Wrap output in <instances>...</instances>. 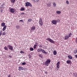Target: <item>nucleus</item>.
<instances>
[{
    "instance_id": "4468645a",
    "label": "nucleus",
    "mask_w": 77,
    "mask_h": 77,
    "mask_svg": "<svg viewBox=\"0 0 77 77\" xmlns=\"http://www.w3.org/2000/svg\"><path fill=\"white\" fill-rule=\"evenodd\" d=\"M20 25H17L16 26V28L17 29H20Z\"/></svg>"
},
{
    "instance_id": "09e8293b",
    "label": "nucleus",
    "mask_w": 77,
    "mask_h": 77,
    "mask_svg": "<svg viewBox=\"0 0 77 77\" xmlns=\"http://www.w3.org/2000/svg\"><path fill=\"white\" fill-rule=\"evenodd\" d=\"M75 57H76V58H77V55H75Z\"/></svg>"
},
{
    "instance_id": "a211bd4d",
    "label": "nucleus",
    "mask_w": 77,
    "mask_h": 77,
    "mask_svg": "<svg viewBox=\"0 0 77 77\" xmlns=\"http://www.w3.org/2000/svg\"><path fill=\"white\" fill-rule=\"evenodd\" d=\"M53 53L54 55H56L57 54V51H53Z\"/></svg>"
},
{
    "instance_id": "5701e85b",
    "label": "nucleus",
    "mask_w": 77,
    "mask_h": 77,
    "mask_svg": "<svg viewBox=\"0 0 77 77\" xmlns=\"http://www.w3.org/2000/svg\"><path fill=\"white\" fill-rule=\"evenodd\" d=\"M38 56L40 57H41V58H42V54H38Z\"/></svg>"
},
{
    "instance_id": "2eb2a0df",
    "label": "nucleus",
    "mask_w": 77,
    "mask_h": 77,
    "mask_svg": "<svg viewBox=\"0 0 77 77\" xmlns=\"http://www.w3.org/2000/svg\"><path fill=\"white\" fill-rule=\"evenodd\" d=\"M39 47L40 48H42L43 49L45 48V45H40L39 46Z\"/></svg>"
},
{
    "instance_id": "0eeeda50",
    "label": "nucleus",
    "mask_w": 77,
    "mask_h": 77,
    "mask_svg": "<svg viewBox=\"0 0 77 77\" xmlns=\"http://www.w3.org/2000/svg\"><path fill=\"white\" fill-rule=\"evenodd\" d=\"M10 12L11 13H14L15 12V9L14 8H11L10 9Z\"/></svg>"
},
{
    "instance_id": "9b49d317",
    "label": "nucleus",
    "mask_w": 77,
    "mask_h": 77,
    "mask_svg": "<svg viewBox=\"0 0 77 77\" xmlns=\"http://www.w3.org/2000/svg\"><path fill=\"white\" fill-rule=\"evenodd\" d=\"M69 37L68 36V35H66L65 36L64 38H65V39L66 40L67 39H69Z\"/></svg>"
},
{
    "instance_id": "7c9ffc66",
    "label": "nucleus",
    "mask_w": 77,
    "mask_h": 77,
    "mask_svg": "<svg viewBox=\"0 0 77 77\" xmlns=\"http://www.w3.org/2000/svg\"><path fill=\"white\" fill-rule=\"evenodd\" d=\"M30 51H33V48H30Z\"/></svg>"
},
{
    "instance_id": "7ed1b4c3",
    "label": "nucleus",
    "mask_w": 77,
    "mask_h": 77,
    "mask_svg": "<svg viewBox=\"0 0 77 77\" xmlns=\"http://www.w3.org/2000/svg\"><path fill=\"white\" fill-rule=\"evenodd\" d=\"M46 39V40H47V41H49L51 43H53V44H54V43H55V42H54V41L52 39H51V38H48Z\"/></svg>"
},
{
    "instance_id": "9d476101",
    "label": "nucleus",
    "mask_w": 77,
    "mask_h": 77,
    "mask_svg": "<svg viewBox=\"0 0 77 77\" xmlns=\"http://www.w3.org/2000/svg\"><path fill=\"white\" fill-rule=\"evenodd\" d=\"M19 71H22L24 69V68L22 67H19V69H18Z\"/></svg>"
},
{
    "instance_id": "3c124183",
    "label": "nucleus",
    "mask_w": 77,
    "mask_h": 77,
    "mask_svg": "<svg viewBox=\"0 0 77 77\" xmlns=\"http://www.w3.org/2000/svg\"><path fill=\"white\" fill-rule=\"evenodd\" d=\"M22 15H24V13H22Z\"/></svg>"
},
{
    "instance_id": "37998d69",
    "label": "nucleus",
    "mask_w": 77,
    "mask_h": 77,
    "mask_svg": "<svg viewBox=\"0 0 77 77\" xmlns=\"http://www.w3.org/2000/svg\"><path fill=\"white\" fill-rule=\"evenodd\" d=\"M29 59L31 58V56H30V55H29Z\"/></svg>"
},
{
    "instance_id": "dca6fc26",
    "label": "nucleus",
    "mask_w": 77,
    "mask_h": 77,
    "mask_svg": "<svg viewBox=\"0 0 77 77\" xmlns=\"http://www.w3.org/2000/svg\"><path fill=\"white\" fill-rule=\"evenodd\" d=\"M7 26H5L2 29L3 31H5L6 29Z\"/></svg>"
},
{
    "instance_id": "ddd939ff",
    "label": "nucleus",
    "mask_w": 77,
    "mask_h": 77,
    "mask_svg": "<svg viewBox=\"0 0 77 77\" xmlns=\"http://www.w3.org/2000/svg\"><path fill=\"white\" fill-rule=\"evenodd\" d=\"M68 57L69 58V59H72V56L69 55L68 56Z\"/></svg>"
},
{
    "instance_id": "ea45409f",
    "label": "nucleus",
    "mask_w": 77,
    "mask_h": 77,
    "mask_svg": "<svg viewBox=\"0 0 77 77\" xmlns=\"http://www.w3.org/2000/svg\"><path fill=\"white\" fill-rule=\"evenodd\" d=\"M35 1V2H39V0H34Z\"/></svg>"
},
{
    "instance_id": "a19ab883",
    "label": "nucleus",
    "mask_w": 77,
    "mask_h": 77,
    "mask_svg": "<svg viewBox=\"0 0 77 77\" xmlns=\"http://www.w3.org/2000/svg\"><path fill=\"white\" fill-rule=\"evenodd\" d=\"M20 21H21L22 23H23V20H20Z\"/></svg>"
},
{
    "instance_id": "f257e3e1",
    "label": "nucleus",
    "mask_w": 77,
    "mask_h": 77,
    "mask_svg": "<svg viewBox=\"0 0 77 77\" xmlns=\"http://www.w3.org/2000/svg\"><path fill=\"white\" fill-rule=\"evenodd\" d=\"M37 52H38L39 53H41V52H42L43 53H44V54H47V52L45 51L42 48H38L37 49Z\"/></svg>"
},
{
    "instance_id": "5fc2aeb1",
    "label": "nucleus",
    "mask_w": 77,
    "mask_h": 77,
    "mask_svg": "<svg viewBox=\"0 0 77 77\" xmlns=\"http://www.w3.org/2000/svg\"><path fill=\"white\" fill-rule=\"evenodd\" d=\"M0 72H1V71H0Z\"/></svg>"
},
{
    "instance_id": "49530a36",
    "label": "nucleus",
    "mask_w": 77,
    "mask_h": 77,
    "mask_svg": "<svg viewBox=\"0 0 77 77\" xmlns=\"http://www.w3.org/2000/svg\"><path fill=\"white\" fill-rule=\"evenodd\" d=\"M3 9H2V10H1V12H3Z\"/></svg>"
},
{
    "instance_id": "8fccbe9b",
    "label": "nucleus",
    "mask_w": 77,
    "mask_h": 77,
    "mask_svg": "<svg viewBox=\"0 0 77 77\" xmlns=\"http://www.w3.org/2000/svg\"><path fill=\"white\" fill-rule=\"evenodd\" d=\"M9 57H10V58H11L12 57V56H11V55H9Z\"/></svg>"
},
{
    "instance_id": "bb28decb",
    "label": "nucleus",
    "mask_w": 77,
    "mask_h": 77,
    "mask_svg": "<svg viewBox=\"0 0 77 77\" xmlns=\"http://www.w3.org/2000/svg\"><path fill=\"white\" fill-rule=\"evenodd\" d=\"M77 53V51H76V49H75L73 52V53L74 54H76Z\"/></svg>"
},
{
    "instance_id": "393cba45",
    "label": "nucleus",
    "mask_w": 77,
    "mask_h": 77,
    "mask_svg": "<svg viewBox=\"0 0 77 77\" xmlns=\"http://www.w3.org/2000/svg\"><path fill=\"white\" fill-rule=\"evenodd\" d=\"M71 36H72V33H70L68 35V36L69 38L70 37H71Z\"/></svg>"
},
{
    "instance_id": "423d86ee",
    "label": "nucleus",
    "mask_w": 77,
    "mask_h": 77,
    "mask_svg": "<svg viewBox=\"0 0 77 77\" xmlns=\"http://www.w3.org/2000/svg\"><path fill=\"white\" fill-rule=\"evenodd\" d=\"M25 6H26L27 7H28V6H30V7H32V5L31 3L27 2L25 3Z\"/></svg>"
},
{
    "instance_id": "f8f14e48",
    "label": "nucleus",
    "mask_w": 77,
    "mask_h": 77,
    "mask_svg": "<svg viewBox=\"0 0 77 77\" xmlns=\"http://www.w3.org/2000/svg\"><path fill=\"white\" fill-rule=\"evenodd\" d=\"M51 3L50 2L48 4H47V5L48 7H51Z\"/></svg>"
},
{
    "instance_id": "b1692460",
    "label": "nucleus",
    "mask_w": 77,
    "mask_h": 77,
    "mask_svg": "<svg viewBox=\"0 0 77 77\" xmlns=\"http://www.w3.org/2000/svg\"><path fill=\"white\" fill-rule=\"evenodd\" d=\"M4 5H5V4H3L2 5H1V6H0V8H3V7H4Z\"/></svg>"
},
{
    "instance_id": "de8ad7c7",
    "label": "nucleus",
    "mask_w": 77,
    "mask_h": 77,
    "mask_svg": "<svg viewBox=\"0 0 77 77\" xmlns=\"http://www.w3.org/2000/svg\"><path fill=\"white\" fill-rule=\"evenodd\" d=\"M8 77H11V76H10V74H9L8 75Z\"/></svg>"
},
{
    "instance_id": "6ab92c4d",
    "label": "nucleus",
    "mask_w": 77,
    "mask_h": 77,
    "mask_svg": "<svg viewBox=\"0 0 77 77\" xmlns=\"http://www.w3.org/2000/svg\"><path fill=\"white\" fill-rule=\"evenodd\" d=\"M66 62L68 64H69V63L71 62V61L70 60H68L66 61Z\"/></svg>"
},
{
    "instance_id": "2f4dec72",
    "label": "nucleus",
    "mask_w": 77,
    "mask_h": 77,
    "mask_svg": "<svg viewBox=\"0 0 77 77\" xmlns=\"http://www.w3.org/2000/svg\"><path fill=\"white\" fill-rule=\"evenodd\" d=\"M20 53H22L23 54H24V52L21 51L20 52Z\"/></svg>"
},
{
    "instance_id": "c756f323",
    "label": "nucleus",
    "mask_w": 77,
    "mask_h": 77,
    "mask_svg": "<svg viewBox=\"0 0 77 77\" xmlns=\"http://www.w3.org/2000/svg\"><path fill=\"white\" fill-rule=\"evenodd\" d=\"M56 4L55 3V2H53V6L54 7H56Z\"/></svg>"
},
{
    "instance_id": "6e6552de",
    "label": "nucleus",
    "mask_w": 77,
    "mask_h": 77,
    "mask_svg": "<svg viewBox=\"0 0 77 77\" xmlns=\"http://www.w3.org/2000/svg\"><path fill=\"white\" fill-rule=\"evenodd\" d=\"M35 29H36V27H35V26H32L31 28V30H33V31H34Z\"/></svg>"
},
{
    "instance_id": "aec40b11",
    "label": "nucleus",
    "mask_w": 77,
    "mask_h": 77,
    "mask_svg": "<svg viewBox=\"0 0 77 77\" xmlns=\"http://www.w3.org/2000/svg\"><path fill=\"white\" fill-rule=\"evenodd\" d=\"M4 49H5V50L8 51V47H7V46H5V47L4 48Z\"/></svg>"
},
{
    "instance_id": "39448f33",
    "label": "nucleus",
    "mask_w": 77,
    "mask_h": 77,
    "mask_svg": "<svg viewBox=\"0 0 77 77\" xmlns=\"http://www.w3.org/2000/svg\"><path fill=\"white\" fill-rule=\"evenodd\" d=\"M39 23L41 26H43V21L42 18H40L39 19Z\"/></svg>"
},
{
    "instance_id": "1a4fd4ad",
    "label": "nucleus",
    "mask_w": 77,
    "mask_h": 77,
    "mask_svg": "<svg viewBox=\"0 0 77 77\" xmlns=\"http://www.w3.org/2000/svg\"><path fill=\"white\" fill-rule=\"evenodd\" d=\"M57 23V22L56 20H52V23L54 25H55V24H56V23Z\"/></svg>"
},
{
    "instance_id": "72a5a7b5",
    "label": "nucleus",
    "mask_w": 77,
    "mask_h": 77,
    "mask_svg": "<svg viewBox=\"0 0 77 77\" xmlns=\"http://www.w3.org/2000/svg\"><path fill=\"white\" fill-rule=\"evenodd\" d=\"M2 35H6V32H4L3 33H2Z\"/></svg>"
},
{
    "instance_id": "79ce46f5",
    "label": "nucleus",
    "mask_w": 77,
    "mask_h": 77,
    "mask_svg": "<svg viewBox=\"0 0 77 77\" xmlns=\"http://www.w3.org/2000/svg\"><path fill=\"white\" fill-rule=\"evenodd\" d=\"M35 45H38V42H35Z\"/></svg>"
},
{
    "instance_id": "c85d7f7f",
    "label": "nucleus",
    "mask_w": 77,
    "mask_h": 77,
    "mask_svg": "<svg viewBox=\"0 0 77 77\" xmlns=\"http://www.w3.org/2000/svg\"><path fill=\"white\" fill-rule=\"evenodd\" d=\"M3 34V31L1 30L0 31V36H2V35Z\"/></svg>"
},
{
    "instance_id": "cd10ccee",
    "label": "nucleus",
    "mask_w": 77,
    "mask_h": 77,
    "mask_svg": "<svg viewBox=\"0 0 77 77\" xmlns=\"http://www.w3.org/2000/svg\"><path fill=\"white\" fill-rule=\"evenodd\" d=\"M57 14H60L61 13V12L60 11H56Z\"/></svg>"
},
{
    "instance_id": "a18cd8bd",
    "label": "nucleus",
    "mask_w": 77,
    "mask_h": 77,
    "mask_svg": "<svg viewBox=\"0 0 77 77\" xmlns=\"http://www.w3.org/2000/svg\"><path fill=\"white\" fill-rule=\"evenodd\" d=\"M45 72L46 74H47L48 73V72H47V71Z\"/></svg>"
},
{
    "instance_id": "473e14b6",
    "label": "nucleus",
    "mask_w": 77,
    "mask_h": 77,
    "mask_svg": "<svg viewBox=\"0 0 77 77\" xmlns=\"http://www.w3.org/2000/svg\"><path fill=\"white\" fill-rule=\"evenodd\" d=\"M60 65V61L58 62L57 64V65Z\"/></svg>"
},
{
    "instance_id": "864d4df0",
    "label": "nucleus",
    "mask_w": 77,
    "mask_h": 77,
    "mask_svg": "<svg viewBox=\"0 0 77 77\" xmlns=\"http://www.w3.org/2000/svg\"><path fill=\"white\" fill-rule=\"evenodd\" d=\"M10 75L11 76V75L10 74Z\"/></svg>"
},
{
    "instance_id": "c03bdc74",
    "label": "nucleus",
    "mask_w": 77,
    "mask_h": 77,
    "mask_svg": "<svg viewBox=\"0 0 77 77\" xmlns=\"http://www.w3.org/2000/svg\"><path fill=\"white\" fill-rule=\"evenodd\" d=\"M24 69H25V70H27V69L26 68H24Z\"/></svg>"
},
{
    "instance_id": "4c0bfd02",
    "label": "nucleus",
    "mask_w": 77,
    "mask_h": 77,
    "mask_svg": "<svg viewBox=\"0 0 77 77\" xmlns=\"http://www.w3.org/2000/svg\"><path fill=\"white\" fill-rule=\"evenodd\" d=\"M31 21H32V19H29L28 20V21H29V22H30Z\"/></svg>"
},
{
    "instance_id": "603ef678",
    "label": "nucleus",
    "mask_w": 77,
    "mask_h": 77,
    "mask_svg": "<svg viewBox=\"0 0 77 77\" xmlns=\"http://www.w3.org/2000/svg\"><path fill=\"white\" fill-rule=\"evenodd\" d=\"M11 8L10 7L9 8V9H11Z\"/></svg>"
},
{
    "instance_id": "412c9836",
    "label": "nucleus",
    "mask_w": 77,
    "mask_h": 77,
    "mask_svg": "<svg viewBox=\"0 0 77 77\" xmlns=\"http://www.w3.org/2000/svg\"><path fill=\"white\" fill-rule=\"evenodd\" d=\"M10 1L11 2V3H14V2H15V0H10Z\"/></svg>"
},
{
    "instance_id": "c9c22d12",
    "label": "nucleus",
    "mask_w": 77,
    "mask_h": 77,
    "mask_svg": "<svg viewBox=\"0 0 77 77\" xmlns=\"http://www.w3.org/2000/svg\"><path fill=\"white\" fill-rule=\"evenodd\" d=\"M66 3L67 5H69V2L68 1H66Z\"/></svg>"
},
{
    "instance_id": "f704fd0d",
    "label": "nucleus",
    "mask_w": 77,
    "mask_h": 77,
    "mask_svg": "<svg viewBox=\"0 0 77 77\" xmlns=\"http://www.w3.org/2000/svg\"><path fill=\"white\" fill-rule=\"evenodd\" d=\"M57 68L58 69H59V68H60V66H59V65H57Z\"/></svg>"
},
{
    "instance_id": "a878e982",
    "label": "nucleus",
    "mask_w": 77,
    "mask_h": 77,
    "mask_svg": "<svg viewBox=\"0 0 77 77\" xmlns=\"http://www.w3.org/2000/svg\"><path fill=\"white\" fill-rule=\"evenodd\" d=\"M24 9L25 8H21L20 11H24Z\"/></svg>"
},
{
    "instance_id": "e433bc0d",
    "label": "nucleus",
    "mask_w": 77,
    "mask_h": 77,
    "mask_svg": "<svg viewBox=\"0 0 77 77\" xmlns=\"http://www.w3.org/2000/svg\"><path fill=\"white\" fill-rule=\"evenodd\" d=\"M22 64L23 65H26V63L25 62L23 63Z\"/></svg>"
},
{
    "instance_id": "58836bf2",
    "label": "nucleus",
    "mask_w": 77,
    "mask_h": 77,
    "mask_svg": "<svg viewBox=\"0 0 77 77\" xmlns=\"http://www.w3.org/2000/svg\"><path fill=\"white\" fill-rule=\"evenodd\" d=\"M75 42L76 44H77V38H76L75 40Z\"/></svg>"
},
{
    "instance_id": "f3484780",
    "label": "nucleus",
    "mask_w": 77,
    "mask_h": 77,
    "mask_svg": "<svg viewBox=\"0 0 77 77\" xmlns=\"http://www.w3.org/2000/svg\"><path fill=\"white\" fill-rule=\"evenodd\" d=\"M1 26L2 27H5V23H1Z\"/></svg>"
},
{
    "instance_id": "20e7f679",
    "label": "nucleus",
    "mask_w": 77,
    "mask_h": 77,
    "mask_svg": "<svg viewBox=\"0 0 77 77\" xmlns=\"http://www.w3.org/2000/svg\"><path fill=\"white\" fill-rule=\"evenodd\" d=\"M7 47L9 48V50H11V51H14V47L12 45H8Z\"/></svg>"
},
{
    "instance_id": "4be33fe9",
    "label": "nucleus",
    "mask_w": 77,
    "mask_h": 77,
    "mask_svg": "<svg viewBox=\"0 0 77 77\" xmlns=\"http://www.w3.org/2000/svg\"><path fill=\"white\" fill-rule=\"evenodd\" d=\"M37 46H38L37 45H35L34 46V49H36V48Z\"/></svg>"
},
{
    "instance_id": "f03ea898",
    "label": "nucleus",
    "mask_w": 77,
    "mask_h": 77,
    "mask_svg": "<svg viewBox=\"0 0 77 77\" xmlns=\"http://www.w3.org/2000/svg\"><path fill=\"white\" fill-rule=\"evenodd\" d=\"M50 62H51V59L49 58L47 59L45 63V66H48Z\"/></svg>"
}]
</instances>
